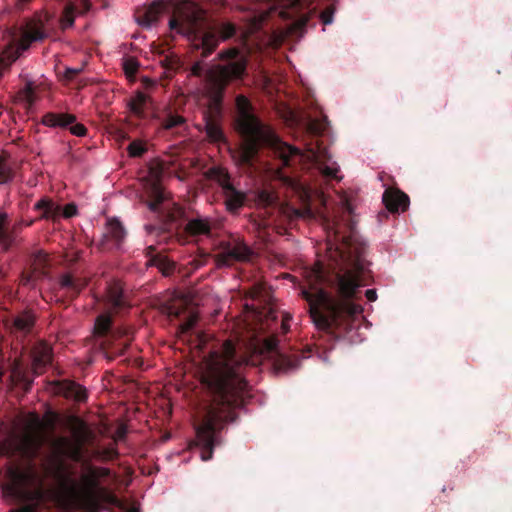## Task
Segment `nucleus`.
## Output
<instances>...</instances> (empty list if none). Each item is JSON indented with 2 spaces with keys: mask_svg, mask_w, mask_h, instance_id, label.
Listing matches in <instances>:
<instances>
[{
  "mask_svg": "<svg viewBox=\"0 0 512 512\" xmlns=\"http://www.w3.org/2000/svg\"><path fill=\"white\" fill-rule=\"evenodd\" d=\"M338 253L342 260L339 270L317 263L306 272L307 287L300 291L316 328L333 334L348 332L363 312L354 299L358 288L365 285L364 248L345 241Z\"/></svg>",
  "mask_w": 512,
  "mask_h": 512,
  "instance_id": "obj_1",
  "label": "nucleus"
},
{
  "mask_svg": "<svg viewBox=\"0 0 512 512\" xmlns=\"http://www.w3.org/2000/svg\"><path fill=\"white\" fill-rule=\"evenodd\" d=\"M247 359L237 354L231 340L214 347L205 359L202 382L208 388L211 402L200 424L196 426V444L201 459H212L218 445V433L228 422L236 419L235 410L251 397L250 386L243 376Z\"/></svg>",
  "mask_w": 512,
  "mask_h": 512,
  "instance_id": "obj_2",
  "label": "nucleus"
},
{
  "mask_svg": "<svg viewBox=\"0 0 512 512\" xmlns=\"http://www.w3.org/2000/svg\"><path fill=\"white\" fill-rule=\"evenodd\" d=\"M236 105V130L242 137L239 160L243 165L252 166L259 149L266 147L282 161L284 166L291 165V159L300 155V150L283 142L278 135L255 115L254 107L244 95H238Z\"/></svg>",
  "mask_w": 512,
  "mask_h": 512,
  "instance_id": "obj_3",
  "label": "nucleus"
},
{
  "mask_svg": "<svg viewBox=\"0 0 512 512\" xmlns=\"http://www.w3.org/2000/svg\"><path fill=\"white\" fill-rule=\"evenodd\" d=\"M168 26L171 31L185 37L194 50H201L203 58L216 50L220 39L228 40L237 31L231 22H221L216 28L210 26L205 11L192 2L178 4Z\"/></svg>",
  "mask_w": 512,
  "mask_h": 512,
  "instance_id": "obj_4",
  "label": "nucleus"
},
{
  "mask_svg": "<svg viewBox=\"0 0 512 512\" xmlns=\"http://www.w3.org/2000/svg\"><path fill=\"white\" fill-rule=\"evenodd\" d=\"M218 59L223 63L217 64L206 71V94L210 108L219 112L222 107L225 90L230 82L242 79L246 73L247 59L236 47L222 50Z\"/></svg>",
  "mask_w": 512,
  "mask_h": 512,
  "instance_id": "obj_5",
  "label": "nucleus"
},
{
  "mask_svg": "<svg viewBox=\"0 0 512 512\" xmlns=\"http://www.w3.org/2000/svg\"><path fill=\"white\" fill-rule=\"evenodd\" d=\"M86 473L82 475V487L70 476L65 478L64 488L72 503L83 512H97L98 502L96 493L101 488L100 478L110 476V469L105 467L85 466Z\"/></svg>",
  "mask_w": 512,
  "mask_h": 512,
  "instance_id": "obj_6",
  "label": "nucleus"
},
{
  "mask_svg": "<svg viewBox=\"0 0 512 512\" xmlns=\"http://www.w3.org/2000/svg\"><path fill=\"white\" fill-rule=\"evenodd\" d=\"M45 428L46 425L40 417L33 414L30 423L21 434H12L1 443V452L33 461L45 442Z\"/></svg>",
  "mask_w": 512,
  "mask_h": 512,
  "instance_id": "obj_7",
  "label": "nucleus"
},
{
  "mask_svg": "<svg viewBox=\"0 0 512 512\" xmlns=\"http://www.w3.org/2000/svg\"><path fill=\"white\" fill-rule=\"evenodd\" d=\"M113 316L102 313L97 316L94 324V335L103 355L113 360L124 354L134 339L135 330L131 326H121L113 329Z\"/></svg>",
  "mask_w": 512,
  "mask_h": 512,
  "instance_id": "obj_8",
  "label": "nucleus"
},
{
  "mask_svg": "<svg viewBox=\"0 0 512 512\" xmlns=\"http://www.w3.org/2000/svg\"><path fill=\"white\" fill-rule=\"evenodd\" d=\"M210 177L221 187L226 210L231 214L238 213L246 202V194L238 190L231 182L227 170L221 167H213L209 170Z\"/></svg>",
  "mask_w": 512,
  "mask_h": 512,
  "instance_id": "obj_9",
  "label": "nucleus"
},
{
  "mask_svg": "<svg viewBox=\"0 0 512 512\" xmlns=\"http://www.w3.org/2000/svg\"><path fill=\"white\" fill-rule=\"evenodd\" d=\"M45 38L46 33L42 31V28H31L28 26L18 41L9 42L0 50V69H9L20 57L21 53L29 49L32 42Z\"/></svg>",
  "mask_w": 512,
  "mask_h": 512,
  "instance_id": "obj_10",
  "label": "nucleus"
},
{
  "mask_svg": "<svg viewBox=\"0 0 512 512\" xmlns=\"http://www.w3.org/2000/svg\"><path fill=\"white\" fill-rule=\"evenodd\" d=\"M261 353L266 354L273 360L276 371L288 373L296 370L300 365V354L298 352L286 354L279 349V340L276 336L266 337L261 343Z\"/></svg>",
  "mask_w": 512,
  "mask_h": 512,
  "instance_id": "obj_11",
  "label": "nucleus"
},
{
  "mask_svg": "<svg viewBox=\"0 0 512 512\" xmlns=\"http://www.w3.org/2000/svg\"><path fill=\"white\" fill-rule=\"evenodd\" d=\"M165 311L170 319L182 320L178 326L181 335L189 333L198 321V313L186 297L175 299L165 307Z\"/></svg>",
  "mask_w": 512,
  "mask_h": 512,
  "instance_id": "obj_12",
  "label": "nucleus"
},
{
  "mask_svg": "<svg viewBox=\"0 0 512 512\" xmlns=\"http://www.w3.org/2000/svg\"><path fill=\"white\" fill-rule=\"evenodd\" d=\"M220 252L215 255L218 267L230 266L236 261L247 260L251 254L250 249L238 241H222L219 245Z\"/></svg>",
  "mask_w": 512,
  "mask_h": 512,
  "instance_id": "obj_13",
  "label": "nucleus"
},
{
  "mask_svg": "<svg viewBox=\"0 0 512 512\" xmlns=\"http://www.w3.org/2000/svg\"><path fill=\"white\" fill-rule=\"evenodd\" d=\"M42 123L53 128L69 127L70 132L78 137L85 136L87 133V128L81 123H76V116L73 114L48 112L42 117Z\"/></svg>",
  "mask_w": 512,
  "mask_h": 512,
  "instance_id": "obj_14",
  "label": "nucleus"
},
{
  "mask_svg": "<svg viewBox=\"0 0 512 512\" xmlns=\"http://www.w3.org/2000/svg\"><path fill=\"white\" fill-rule=\"evenodd\" d=\"M125 237L126 230L122 223L116 218L109 219L100 242V248L103 250L114 247L118 248L123 243Z\"/></svg>",
  "mask_w": 512,
  "mask_h": 512,
  "instance_id": "obj_15",
  "label": "nucleus"
},
{
  "mask_svg": "<svg viewBox=\"0 0 512 512\" xmlns=\"http://www.w3.org/2000/svg\"><path fill=\"white\" fill-rule=\"evenodd\" d=\"M53 391L57 395L78 402L85 401L87 398L85 388L71 380L55 381L53 384Z\"/></svg>",
  "mask_w": 512,
  "mask_h": 512,
  "instance_id": "obj_16",
  "label": "nucleus"
},
{
  "mask_svg": "<svg viewBox=\"0 0 512 512\" xmlns=\"http://www.w3.org/2000/svg\"><path fill=\"white\" fill-rule=\"evenodd\" d=\"M383 204L392 213L405 211L409 205V197L398 189L388 188L382 196Z\"/></svg>",
  "mask_w": 512,
  "mask_h": 512,
  "instance_id": "obj_17",
  "label": "nucleus"
},
{
  "mask_svg": "<svg viewBox=\"0 0 512 512\" xmlns=\"http://www.w3.org/2000/svg\"><path fill=\"white\" fill-rule=\"evenodd\" d=\"M145 256L147 258L146 265L157 267L164 276H169L174 272L175 263L165 255L157 253L155 246H148L145 249Z\"/></svg>",
  "mask_w": 512,
  "mask_h": 512,
  "instance_id": "obj_18",
  "label": "nucleus"
},
{
  "mask_svg": "<svg viewBox=\"0 0 512 512\" xmlns=\"http://www.w3.org/2000/svg\"><path fill=\"white\" fill-rule=\"evenodd\" d=\"M151 105V98L141 91L136 92L128 101L129 110L137 119H147L152 112L149 111Z\"/></svg>",
  "mask_w": 512,
  "mask_h": 512,
  "instance_id": "obj_19",
  "label": "nucleus"
},
{
  "mask_svg": "<svg viewBox=\"0 0 512 512\" xmlns=\"http://www.w3.org/2000/svg\"><path fill=\"white\" fill-rule=\"evenodd\" d=\"M54 448L60 457L68 458L75 462L82 460L81 444H74L67 437L57 438L54 441Z\"/></svg>",
  "mask_w": 512,
  "mask_h": 512,
  "instance_id": "obj_20",
  "label": "nucleus"
},
{
  "mask_svg": "<svg viewBox=\"0 0 512 512\" xmlns=\"http://www.w3.org/2000/svg\"><path fill=\"white\" fill-rule=\"evenodd\" d=\"M184 232L189 237H200V236H211L212 233V222L209 218L197 216L191 219H188Z\"/></svg>",
  "mask_w": 512,
  "mask_h": 512,
  "instance_id": "obj_21",
  "label": "nucleus"
},
{
  "mask_svg": "<svg viewBox=\"0 0 512 512\" xmlns=\"http://www.w3.org/2000/svg\"><path fill=\"white\" fill-rule=\"evenodd\" d=\"M34 210L40 211L38 220L58 221L61 217L62 206L49 197H42L34 205Z\"/></svg>",
  "mask_w": 512,
  "mask_h": 512,
  "instance_id": "obj_22",
  "label": "nucleus"
},
{
  "mask_svg": "<svg viewBox=\"0 0 512 512\" xmlns=\"http://www.w3.org/2000/svg\"><path fill=\"white\" fill-rule=\"evenodd\" d=\"M107 300L116 313L130 307L127 296L119 282H113L107 286Z\"/></svg>",
  "mask_w": 512,
  "mask_h": 512,
  "instance_id": "obj_23",
  "label": "nucleus"
},
{
  "mask_svg": "<svg viewBox=\"0 0 512 512\" xmlns=\"http://www.w3.org/2000/svg\"><path fill=\"white\" fill-rule=\"evenodd\" d=\"M14 483L8 489L10 493L17 494L22 486H30L39 481V474L34 465H29L25 470L13 472Z\"/></svg>",
  "mask_w": 512,
  "mask_h": 512,
  "instance_id": "obj_24",
  "label": "nucleus"
},
{
  "mask_svg": "<svg viewBox=\"0 0 512 512\" xmlns=\"http://www.w3.org/2000/svg\"><path fill=\"white\" fill-rule=\"evenodd\" d=\"M32 357L35 373L41 374L52 361V349L47 343L39 342L32 349Z\"/></svg>",
  "mask_w": 512,
  "mask_h": 512,
  "instance_id": "obj_25",
  "label": "nucleus"
},
{
  "mask_svg": "<svg viewBox=\"0 0 512 512\" xmlns=\"http://www.w3.org/2000/svg\"><path fill=\"white\" fill-rule=\"evenodd\" d=\"M167 6V3L162 0L154 1L145 9L143 14L138 17L139 24L144 27H150L158 21L163 11L167 9Z\"/></svg>",
  "mask_w": 512,
  "mask_h": 512,
  "instance_id": "obj_26",
  "label": "nucleus"
},
{
  "mask_svg": "<svg viewBox=\"0 0 512 512\" xmlns=\"http://www.w3.org/2000/svg\"><path fill=\"white\" fill-rule=\"evenodd\" d=\"M77 4L72 0H65L59 23L62 30H66L74 25Z\"/></svg>",
  "mask_w": 512,
  "mask_h": 512,
  "instance_id": "obj_27",
  "label": "nucleus"
},
{
  "mask_svg": "<svg viewBox=\"0 0 512 512\" xmlns=\"http://www.w3.org/2000/svg\"><path fill=\"white\" fill-rule=\"evenodd\" d=\"M96 498L98 502L97 512H100L104 508L105 504L124 509V505L121 503L118 497L106 488L101 487L96 493Z\"/></svg>",
  "mask_w": 512,
  "mask_h": 512,
  "instance_id": "obj_28",
  "label": "nucleus"
},
{
  "mask_svg": "<svg viewBox=\"0 0 512 512\" xmlns=\"http://www.w3.org/2000/svg\"><path fill=\"white\" fill-rule=\"evenodd\" d=\"M60 286L66 289L72 296H76L86 286V281L74 278L70 274H65L60 278Z\"/></svg>",
  "mask_w": 512,
  "mask_h": 512,
  "instance_id": "obj_29",
  "label": "nucleus"
},
{
  "mask_svg": "<svg viewBox=\"0 0 512 512\" xmlns=\"http://www.w3.org/2000/svg\"><path fill=\"white\" fill-rule=\"evenodd\" d=\"M150 201L148 207L153 212H159L162 203L165 200V194L162 187L158 183H153L149 191Z\"/></svg>",
  "mask_w": 512,
  "mask_h": 512,
  "instance_id": "obj_30",
  "label": "nucleus"
},
{
  "mask_svg": "<svg viewBox=\"0 0 512 512\" xmlns=\"http://www.w3.org/2000/svg\"><path fill=\"white\" fill-rule=\"evenodd\" d=\"M205 131L207 137L213 142H221L225 140V136L220 125L210 116L206 117Z\"/></svg>",
  "mask_w": 512,
  "mask_h": 512,
  "instance_id": "obj_31",
  "label": "nucleus"
},
{
  "mask_svg": "<svg viewBox=\"0 0 512 512\" xmlns=\"http://www.w3.org/2000/svg\"><path fill=\"white\" fill-rule=\"evenodd\" d=\"M7 218L8 216L6 213H0V244L6 249L13 241L12 235L6 227Z\"/></svg>",
  "mask_w": 512,
  "mask_h": 512,
  "instance_id": "obj_32",
  "label": "nucleus"
},
{
  "mask_svg": "<svg viewBox=\"0 0 512 512\" xmlns=\"http://www.w3.org/2000/svg\"><path fill=\"white\" fill-rule=\"evenodd\" d=\"M34 325V317L29 313H24L16 317L14 326L22 332H29Z\"/></svg>",
  "mask_w": 512,
  "mask_h": 512,
  "instance_id": "obj_33",
  "label": "nucleus"
},
{
  "mask_svg": "<svg viewBox=\"0 0 512 512\" xmlns=\"http://www.w3.org/2000/svg\"><path fill=\"white\" fill-rule=\"evenodd\" d=\"M319 171L322 174V176L328 180H341V176H339V167L336 163H333L332 165H328L326 163H320L319 164Z\"/></svg>",
  "mask_w": 512,
  "mask_h": 512,
  "instance_id": "obj_34",
  "label": "nucleus"
},
{
  "mask_svg": "<svg viewBox=\"0 0 512 512\" xmlns=\"http://www.w3.org/2000/svg\"><path fill=\"white\" fill-rule=\"evenodd\" d=\"M326 126H327L326 117H324L321 120L315 119V118H310L308 121V124H307V129L310 134H312L314 136H319L326 130Z\"/></svg>",
  "mask_w": 512,
  "mask_h": 512,
  "instance_id": "obj_35",
  "label": "nucleus"
},
{
  "mask_svg": "<svg viewBox=\"0 0 512 512\" xmlns=\"http://www.w3.org/2000/svg\"><path fill=\"white\" fill-rule=\"evenodd\" d=\"M21 97L28 104V106H32L37 101V95L35 91L34 84L28 81L24 88L20 91Z\"/></svg>",
  "mask_w": 512,
  "mask_h": 512,
  "instance_id": "obj_36",
  "label": "nucleus"
},
{
  "mask_svg": "<svg viewBox=\"0 0 512 512\" xmlns=\"http://www.w3.org/2000/svg\"><path fill=\"white\" fill-rule=\"evenodd\" d=\"M127 151L130 157H141L146 153L147 146L144 141L137 139L128 145Z\"/></svg>",
  "mask_w": 512,
  "mask_h": 512,
  "instance_id": "obj_37",
  "label": "nucleus"
},
{
  "mask_svg": "<svg viewBox=\"0 0 512 512\" xmlns=\"http://www.w3.org/2000/svg\"><path fill=\"white\" fill-rule=\"evenodd\" d=\"M185 123V118L181 115L177 114H168L167 117L162 121L161 126L170 130L176 127H179Z\"/></svg>",
  "mask_w": 512,
  "mask_h": 512,
  "instance_id": "obj_38",
  "label": "nucleus"
},
{
  "mask_svg": "<svg viewBox=\"0 0 512 512\" xmlns=\"http://www.w3.org/2000/svg\"><path fill=\"white\" fill-rule=\"evenodd\" d=\"M138 68H139V64L133 58L127 59L124 62V71H125L126 75H128V76H134L137 73Z\"/></svg>",
  "mask_w": 512,
  "mask_h": 512,
  "instance_id": "obj_39",
  "label": "nucleus"
},
{
  "mask_svg": "<svg viewBox=\"0 0 512 512\" xmlns=\"http://www.w3.org/2000/svg\"><path fill=\"white\" fill-rule=\"evenodd\" d=\"M53 15L48 13V12H44L42 16H40V18L38 19V24H35V25H30L31 28H42V31H44L45 29V26L48 25L50 23V21L53 19Z\"/></svg>",
  "mask_w": 512,
  "mask_h": 512,
  "instance_id": "obj_40",
  "label": "nucleus"
},
{
  "mask_svg": "<svg viewBox=\"0 0 512 512\" xmlns=\"http://www.w3.org/2000/svg\"><path fill=\"white\" fill-rule=\"evenodd\" d=\"M77 214V206L74 203H68L62 207L61 216L71 218Z\"/></svg>",
  "mask_w": 512,
  "mask_h": 512,
  "instance_id": "obj_41",
  "label": "nucleus"
},
{
  "mask_svg": "<svg viewBox=\"0 0 512 512\" xmlns=\"http://www.w3.org/2000/svg\"><path fill=\"white\" fill-rule=\"evenodd\" d=\"M333 13H334V9L332 7H328L324 11H322L320 17H321L323 24L328 25V24L332 23Z\"/></svg>",
  "mask_w": 512,
  "mask_h": 512,
  "instance_id": "obj_42",
  "label": "nucleus"
},
{
  "mask_svg": "<svg viewBox=\"0 0 512 512\" xmlns=\"http://www.w3.org/2000/svg\"><path fill=\"white\" fill-rule=\"evenodd\" d=\"M72 1L77 4V12H81V13L87 12L91 7V3L89 0H72Z\"/></svg>",
  "mask_w": 512,
  "mask_h": 512,
  "instance_id": "obj_43",
  "label": "nucleus"
},
{
  "mask_svg": "<svg viewBox=\"0 0 512 512\" xmlns=\"http://www.w3.org/2000/svg\"><path fill=\"white\" fill-rule=\"evenodd\" d=\"M81 71L82 69L67 68L64 72V77L66 80L72 81Z\"/></svg>",
  "mask_w": 512,
  "mask_h": 512,
  "instance_id": "obj_44",
  "label": "nucleus"
},
{
  "mask_svg": "<svg viewBox=\"0 0 512 512\" xmlns=\"http://www.w3.org/2000/svg\"><path fill=\"white\" fill-rule=\"evenodd\" d=\"M191 72L195 76H198V77L201 76L203 74V72H204V67H203L202 62H196L192 66Z\"/></svg>",
  "mask_w": 512,
  "mask_h": 512,
  "instance_id": "obj_45",
  "label": "nucleus"
},
{
  "mask_svg": "<svg viewBox=\"0 0 512 512\" xmlns=\"http://www.w3.org/2000/svg\"><path fill=\"white\" fill-rule=\"evenodd\" d=\"M365 296L368 301L373 302V301H376V299H377V292L375 289H368L365 292Z\"/></svg>",
  "mask_w": 512,
  "mask_h": 512,
  "instance_id": "obj_46",
  "label": "nucleus"
},
{
  "mask_svg": "<svg viewBox=\"0 0 512 512\" xmlns=\"http://www.w3.org/2000/svg\"><path fill=\"white\" fill-rule=\"evenodd\" d=\"M8 180H9V175L5 171V166H3L2 169H0V184L6 183V182H8Z\"/></svg>",
  "mask_w": 512,
  "mask_h": 512,
  "instance_id": "obj_47",
  "label": "nucleus"
},
{
  "mask_svg": "<svg viewBox=\"0 0 512 512\" xmlns=\"http://www.w3.org/2000/svg\"><path fill=\"white\" fill-rule=\"evenodd\" d=\"M35 261H36L35 265L42 266V268H44L46 261H47V257H46V255H39V256H37Z\"/></svg>",
  "mask_w": 512,
  "mask_h": 512,
  "instance_id": "obj_48",
  "label": "nucleus"
},
{
  "mask_svg": "<svg viewBox=\"0 0 512 512\" xmlns=\"http://www.w3.org/2000/svg\"><path fill=\"white\" fill-rule=\"evenodd\" d=\"M32 0H16V6L18 8H24L27 4H29Z\"/></svg>",
  "mask_w": 512,
  "mask_h": 512,
  "instance_id": "obj_49",
  "label": "nucleus"
},
{
  "mask_svg": "<svg viewBox=\"0 0 512 512\" xmlns=\"http://www.w3.org/2000/svg\"><path fill=\"white\" fill-rule=\"evenodd\" d=\"M80 257H81V252H80V251H78V252H75V253L73 254V256H71V257L68 259V261H70V262H76V261H78V260L80 259Z\"/></svg>",
  "mask_w": 512,
  "mask_h": 512,
  "instance_id": "obj_50",
  "label": "nucleus"
},
{
  "mask_svg": "<svg viewBox=\"0 0 512 512\" xmlns=\"http://www.w3.org/2000/svg\"><path fill=\"white\" fill-rule=\"evenodd\" d=\"M258 294H259V291H258V289H256V288H253V289L250 291V297H251V298H253V299H254V298H256V297H258Z\"/></svg>",
  "mask_w": 512,
  "mask_h": 512,
  "instance_id": "obj_51",
  "label": "nucleus"
},
{
  "mask_svg": "<svg viewBox=\"0 0 512 512\" xmlns=\"http://www.w3.org/2000/svg\"><path fill=\"white\" fill-rule=\"evenodd\" d=\"M309 151L313 154L315 158L321 157L320 152L315 151L313 148H310Z\"/></svg>",
  "mask_w": 512,
  "mask_h": 512,
  "instance_id": "obj_52",
  "label": "nucleus"
},
{
  "mask_svg": "<svg viewBox=\"0 0 512 512\" xmlns=\"http://www.w3.org/2000/svg\"><path fill=\"white\" fill-rule=\"evenodd\" d=\"M345 207H346V210H347L349 213H351V212H352V207H351V205H350L347 201H346V203H345Z\"/></svg>",
  "mask_w": 512,
  "mask_h": 512,
  "instance_id": "obj_53",
  "label": "nucleus"
},
{
  "mask_svg": "<svg viewBox=\"0 0 512 512\" xmlns=\"http://www.w3.org/2000/svg\"><path fill=\"white\" fill-rule=\"evenodd\" d=\"M3 166H6L5 159L0 157V169H2Z\"/></svg>",
  "mask_w": 512,
  "mask_h": 512,
  "instance_id": "obj_54",
  "label": "nucleus"
},
{
  "mask_svg": "<svg viewBox=\"0 0 512 512\" xmlns=\"http://www.w3.org/2000/svg\"><path fill=\"white\" fill-rule=\"evenodd\" d=\"M125 512H137V510H136V509H134V508H131V509H127V510H125Z\"/></svg>",
  "mask_w": 512,
  "mask_h": 512,
  "instance_id": "obj_55",
  "label": "nucleus"
},
{
  "mask_svg": "<svg viewBox=\"0 0 512 512\" xmlns=\"http://www.w3.org/2000/svg\"><path fill=\"white\" fill-rule=\"evenodd\" d=\"M7 69H0V79L2 78L3 76V71H6Z\"/></svg>",
  "mask_w": 512,
  "mask_h": 512,
  "instance_id": "obj_56",
  "label": "nucleus"
},
{
  "mask_svg": "<svg viewBox=\"0 0 512 512\" xmlns=\"http://www.w3.org/2000/svg\"><path fill=\"white\" fill-rule=\"evenodd\" d=\"M119 434H120V436H123V435L125 434L124 429H121V430L119 431Z\"/></svg>",
  "mask_w": 512,
  "mask_h": 512,
  "instance_id": "obj_57",
  "label": "nucleus"
},
{
  "mask_svg": "<svg viewBox=\"0 0 512 512\" xmlns=\"http://www.w3.org/2000/svg\"><path fill=\"white\" fill-rule=\"evenodd\" d=\"M51 427L54 426V420H51V423H50Z\"/></svg>",
  "mask_w": 512,
  "mask_h": 512,
  "instance_id": "obj_58",
  "label": "nucleus"
},
{
  "mask_svg": "<svg viewBox=\"0 0 512 512\" xmlns=\"http://www.w3.org/2000/svg\"><path fill=\"white\" fill-rule=\"evenodd\" d=\"M80 425H81V428L84 429V424L83 422H80Z\"/></svg>",
  "mask_w": 512,
  "mask_h": 512,
  "instance_id": "obj_59",
  "label": "nucleus"
},
{
  "mask_svg": "<svg viewBox=\"0 0 512 512\" xmlns=\"http://www.w3.org/2000/svg\"><path fill=\"white\" fill-rule=\"evenodd\" d=\"M169 37L171 38V40L174 39V36L172 34H170Z\"/></svg>",
  "mask_w": 512,
  "mask_h": 512,
  "instance_id": "obj_60",
  "label": "nucleus"
}]
</instances>
